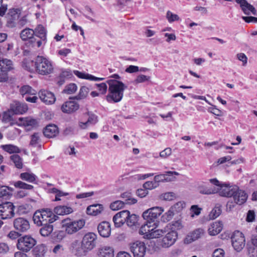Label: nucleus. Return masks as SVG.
<instances>
[{
    "mask_svg": "<svg viewBox=\"0 0 257 257\" xmlns=\"http://www.w3.org/2000/svg\"><path fill=\"white\" fill-rule=\"evenodd\" d=\"M97 230L100 236L103 237H108L110 235V224L108 222L103 221L97 226Z\"/></svg>",
    "mask_w": 257,
    "mask_h": 257,
    "instance_id": "obj_19",
    "label": "nucleus"
},
{
    "mask_svg": "<svg viewBox=\"0 0 257 257\" xmlns=\"http://www.w3.org/2000/svg\"><path fill=\"white\" fill-rule=\"evenodd\" d=\"M40 135V134L36 133L31 136V141L30 143V145L31 146L35 147L36 145L39 143Z\"/></svg>",
    "mask_w": 257,
    "mask_h": 257,
    "instance_id": "obj_55",
    "label": "nucleus"
},
{
    "mask_svg": "<svg viewBox=\"0 0 257 257\" xmlns=\"http://www.w3.org/2000/svg\"><path fill=\"white\" fill-rule=\"evenodd\" d=\"M175 213L170 208L169 210L164 214L161 217V220L164 222H166L172 219Z\"/></svg>",
    "mask_w": 257,
    "mask_h": 257,
    "instance_id": "obj_54",
    "label": "nucleus"
},
{
    "mask_svg": "<svg viewBox=\"0 0 257 257\" xmlns=\"http://www.w3.org/2000/svg\"><path fill=\"white\" fill-rule=\"evenodd\" d=\"M131 251L133 253L134 257H144L146 246L145 244L142 241H137L130 244Z\"/></svg>",
    "mask_w": 257,
    "mask_h": 257,
    "instance_id": "obj_12",
    "label": "nucleus"
},
{
    "mask_svg": "<svg viewBox=\"0 0 257 257\" xmlns=\"http://www.w3.org/2000/svg\"><path fill=\"white\" fill-rule=\"evenodd\" d=\"M20 178L29 183H35L37 176L33 173L30 172L22 173L20 174Z\"/></svg>",
    "mask_w": 257,
    "mask_h": 257,
    "instance_id": "obj_38",
    "label": "nucleus"
},
{
    "mask_svg": "<svg viewBox=\"0 0 257 257\" xmlns=\"http://www.w3.org/2000/svg\"><path fill=\"white\" fill-rule=\"evenodd\" d=\"M159 186L156 182L154 181H147L143 184V187L146 190H152Z\"/></svg>",
    "mask_w": 257,
    "mask_h": 257,
    "instance_id": "obj_57",
    "label": "nucleus"
},
{
    "mask_svg": "<svg viewBox=\"0 0 257 257\" xmlns=\"http://www.w3.org/2000/svg\"><path fill=\"white\" fill-rule=\"evenodd\" d=\"M103 210V206L101 204H95L88 206L86 209V212L89 215H97L100 214Z\"/></svg>",
    "mask_w": 257,
    "mask_h": 257,
    "instance_id": "obj_28",
    "label": "nucleus"
},
{
    "mask_svg": "<svg viewBox=\"0 0 257 257\" xmlns=\"http://www.w3.org/2000/svg\"><path fill=\"white\" fill-rule=\"evenodd\" d=\"M183 227V225L180 220L173 221L171 223H168L166 226L167 228V231L169 230L176 231V230L182 229Z\"/></svg>",
    "mask_w": 257,
    "mask_h": 257,
    "instance_id": "obj_34",
    "label": "nucleus"
},
{
    "mask_svg": "<svg viewBox=\"0 0 257 257\" xmlns=\"http://www.w3.org/2000/svg\"><path fill=\"white\" fill-rule=\"evenodd\" d=\"M199 192L203 194H212L217 193L218 190L215 187H209L203 184H199L198 187Z\"/></svg>",
    "mask_w": 257,
    "mask_h": 257,
    "instance_id": "obj_30",
    "label": "nucleus"
},
{
    "mask_svg": "<svg viewBox=\"0 0 257 257\" xmlns=\"http://www.w3.org/2000/svg\"><path fill=\"white\" fill-rule=\"evenodd\" d=\"M18 124L19 125H23L25 126L34 127L37 124V121L36 119L32 118L30 117H19V122Z\"/></svg>",
    "mask_w": 257,
    "mask_h": 257,
    "instance_id": "obj_25",
    "label": "nucleus"
},
{
    "mask_svg": "<svg viewBox=\"0 0 257 257\" xmlns=\"http://www.w3.org/2000/svg\"><path fill=\"white\" fill-rule=\"evenodd\" d=\"M14 227L20 232H25L30 228V223L27 219L23 217H18L13 221Z\"/></svg>",
    "mask_w": 257,
    "mask_h": 257,
    "instance_id": "obj_14",
    "label": "nucleus"
},
{
    "mask_svg": "<svg viewBox=\"0 0 257 257\" xmlns=\"http://www.w3.org/2000/svg\"><path fill=\"white\" fill-rule=\"evenodd\" d=\"M46 250V246L44 244L39 245L35 248V254L39 257H43Z\"/></svg>",
    "mask_w": 257,
    "mask_h": 257,
    "instance_id": "obj_52",
    "label": "nucleus"
},
{
    "mask_svg": "<svg viewBox=\"0 0 257 257\" xmlns=\"http://www.w3.org/2000/svg\"><path fill=\"white\" fill-rule=\"evenodd\" d=\"M36 240L30 235H26L18 238L17 247L23 252L30 251L36 244Z\"/></svg>",
    "mask_w": 257,
    "mask_h": 257,
    "instance_id": "obj_6",
    "label": "nucleus"
},
{
    "mask_svg": "<svg viewBox=\"0 0 257 257\" xmlns=\"http://www.w3.org/2000/svg\"><path fill=\"white\" fill-rule=\"evenodd\" d=\"M109 85L108 93L106 96V100L109 103H117L120 101L123 96L124 90L127 86L121 81L110 79L107 81Z\"/></svg>",
    "mask_w": 257,
    "mask_h": 257,
    "instance_id": "obj_2",
    "label": "nucleus"
},
{
    "mask_svg": "<svg viewBox=\"0 0 257 257\" xmlns=\"http://www.w3.org/2000/svg\"><path fill=\"white\" fill-rule=\"evenodd\" d=\"M42 40L38 38H36L35 36H32L29 40V46H31L33 47H40L42 45Z\"/></svg>",
    "mask_w": 257,
    "mask_h": 257,
    "instance_id": "obj_46",
    "label": "nucleus"
},
{
    "mask_svg": "<svg viewBox=\"0 0 257 257\" xmlns=\"http://www.w3.org/2000/svg\"><path fill=\"white\" fill-rule=\"evenodd\" d=\"M222 229V224L220 222H214L210 224L208 231L210 235H215L218 234Z\"/></svg>",
    "mask_w": 257,
    "mask_h": 257,
    "instance_id": "obj_27",
    "label": "nucleus"
},
{
    "mask_svg": "<svg viewBox=\"0 0 257 257\" xmlns=\"http://www.w3.org/2000/svg\"><path fill=\"white\" fill-rule=\"evenodd\" d=\"M89 92V89L86 86H82L79 91L78 95L75 97V98L77 100H80L85 98Z\"/></svg>",
    "mask_w": 257,
    "mask_h": 257,
    "instance_id": "obj_45",
    "label": "nucleus"
},
{
    "mask_svg": "<svg viewBox=\"0 0 257 257\" xmlns=\"http://www.w3.org/2000/svg\"><path fill=\"white\" fill-rule=\"evenodd\" d=\"M2 121L4 123H10L11 125L18 123V121L13 119V112L11 110H8L3 113Z\"/></svg>",
    "mask_w": 257,
    "mask_h": 257,
    "instance_id": "obj_32",
    "label": "nucleus"
},
{
    "mask_svg": "<svg viewBox=\"0 0 257 257\" xmlns=\"http://www.w3.org/2000/svg\"><path fill=\"white\" fill-rule=\"evenodd\" d=\"M138 222V217L136 215L129 214V216L127 217L126 223L128 226L132 227L135 226Z\"/></svg>",
    "mask_w": 257,
    "mask_h": 257,
    "instance_id": "obj_49",
    "label": "nucleus"
},
{
    "mask_svg": "<svg viewBox=\"0 0 257 257\" xmlns=\"http://www.w3.org/2000/svg\"><path fill=\"white\" fill-rule=\"evenodd\" d=\"M221 213V209L220 205H216L214 207V208L212 210V211L210 213V218L212 219H214L217 218L218 216H219Z\"/></svg>",
    "mask_w": 257,
    "mask_h": 257,
    "instance_id": "obj_48",
    "label": "nucleus"
},
{
    "mask_svg": "<svg viewBox=\"0 0 257 257\" xmlns=\"http://www.w3.org/2000/svg\"><path fill=\"white\" fill-rule=\"evenodd\" d=\"M175 197V194L173 192H167L161 195V198L170 201Z\"/></svg>",
    "mask_w": 257,
    "mask_h": 257,
    "instance_id": "obj_59",
    "label": "nucleus"
},
{
    "mask_svg": "<svg viewBox=\"0 0 257 257\" xmlns=\"http://www.w3.org/2000/svg\"><path fill=\"white\" fill-rule=\"evenodd\" d=\"M34 36L44 41L46 39V32L44 27L42 25H39L35 29Z\"/></svg>",
    "mask_w": 257,
    "mask_h": 257,
    "instance_id": "obj_35",
    "label": "nucleus"
},
{
    "mask_svg": "<svg viewBox=\"0 0 257 257\" xmlns=\"http://www.w3.org/2000/svg\"><path fill=\"white\" fill-rule=\"evenodd\" d=\"M173 175H179V174L175 171H167L164 174H159L154 177V181L159 185L160 182H170L173 180V178H171Z\"/></svg>",
    "mask_w": 257,
    "mask_h": 257,
    "instance_id": "obj_18",
    "label": "nucleus"
},
{
    "mask_svg": "<svg viewBox=\"0 0 257 257\" xmlns=\"http://www.w3.org/2000/svg\"><path fill=\"white\" fill-rule=\"evenodd\" d=\"M225 251L221 248L215 249L212 253V257H224Z\"/></svg>",
    "mask_w": 257,
    "mask_h": 257,
    "instance_id": "obj_60",
    "label": "nucleus"
},
{
    "mask_svg": "<svg viewBox=\"0 0 257 257\" xmlns=\"http://www.w3.org/2000/svg\"><path fill=\"white\" fill-rule=\"evenodd\" d=\"M151 79L150 76H146L143 74L138 75L134 81V84H137L141 83H143L146 81H150Z\"/></svg>",
    "mask_w": 257,
    "mask_h": 257,
    "instance_id": "obj_53",
    "label": "nucleus"
},
{
    "mask_svg": "<svg viewBox=\"0 0 257 257\" xmlns=\"http://www.w3.org/2000/svg\"><path fill=\"white\" fill-rule=\"evenodd\" d=\"M209 182L218 187L216 189L220 196L232 197L234 202L239 205H241L246 201L247 198L246 193L244 191L239 189L238 186L220 183L216 178L210 179Z\"/></svg>",
    "mask_w": 257,
    "mask_h": 257,
    "instance_id": "obj_1",
    "label": "nucleus"
},
{
    "mask_svg": "<svg viewBox=\"0 0 257 257\" xmlns=\"http://www.w3.org/2000/svg\"><path fill=\"white\" fill-rule=\"evenodd\" d=\"M97 235L93 232H88L85 234L82 240L84 249L87 252L93 249L96 246Z\"/></svg>",
    "mask_w": 257,
    "mask_h": 257,
    "instance_id": "obj_10",
    "label": "nucleus"
},
{
    "mask_svg": "<svg viewBox=\"0 0 257 257\" xmlns=\"http://www.w3.org/2000/svg\"><path fill=\"white\" fill-rule=\"evenodd\" d=\"M167 18L168 21L170 23L175 21H178L179 17L177 15L174 14L170 11H168L167 13Z\"/></svg>",
    "mask_w": 257,
    "mask_h": 257,
    "instance_id": "obj_61",
    "label": "nucleus"
},
{
    "mask_svg": "<svg viewBox=\"0 0 257 257\" xmlns=\"http://www.w3.org/2000/svg\"><path fill=\"white\" fill-rule=\"evenodd\" d=\"M1 148L5 151L10 154L18 153L20 152V150L17 146L12 144L2 145Z\"/></svg>",
    "mask_w": 257,
    "mask_h": 257,
    "instance_id": "obj_42",
    "label": "nucleus"
},
{
    "mask_svg": "<svg viewBox=\"0 0 257 257\" xmlns=\"http://www.w3.org/2000/svg\"><path fill=\"white\" fill-rule=\"evenodd\" d=\"M11 160L14 164L16 167L18 169L23 168V163L22 159L18 155H13L11 156Z\"/></svg>",
    "mask_w": 257,
    "mask_h": 257,
    "instance_id": "obj_44",
    "label": "nucleus"
},
{
    "mask_svg": "<svg viewBox=\"0 0 257 257\" xmlns=\"http://www.w3.org/2000/svg\"><path fill=\"white\" fill-rule=\"evenodd\" d=\"M75 75L80 78L89 79L93 81H100L104 79L103 78L96 77L89 74H86L79 72L77 70L74 71Z\"/></svg>",
    "mask_w": 257,
    "mask_h": 257,
    "instance_id": "obj_37",
    "label": "nucleus"
},
{
    "mask_svg": "<svg viewBox=\"0 0 257 257\" xmlns=\"http://www.w3.org/2000/svg\"><path fill=\"white\" fill-rule=\"evenodd\" d=\"M19 92L23 96L25 95H34L36 94V90L29 85H24L22 86L19 90Z\"/></svg>",
    "mask_w": 257,
    "mask_h": 257,
    "instance_id": "obj_41",
    "label": "nucleus"
},
{
    "mask_svg": "<svg viewBox=\"0 0 257 257\" xmlns=\"http://www.w3.org/2000/svg\"><path fill=\"white\" fill-rule=\"evenodd\" d=\"M39 96L42 102L46 104H52L56 100L54 94L50 91L41 90L39 92Z\"/></svg>",
    "mask_w": 257,
    "mask_h": 257,
    "instance_id": "obj_16",
    "label": "nucleus"
},
{
    "mask_svg": "<svg viewBox=\"0 0 257 257\" xmlns=\"http://www.w3.org/2000/svg\"><path fill=\"white\" fill-rule=\"evenodd\" d=\"M185 207V204L183 202H178L172 206L170 209L175 213L180 212Z\"/></svg>",
    "mask_w": 257,
    "mask_h": 257,
    "instance_id": "obj_56",
    "label": "nucleus"
},
{
    "mask_svg": "<svg viewBox=\"0 0 257 257\" xmlns=\"http://www.w3.org/2000/svg\"><path fill=\"white\" fill-rule=\"evenodd\" d=\"M88 115L89 116L88 120L85 122H80L79 123V126L82 128L84 129L91 124H94L98 121L97 117L95 114L88 113Z\"/></svg>",
    "mask_w": 257,
    "mask_h": 257,
    "instance_id": "obj_33",
    "label": "nucleus"
},
{
    "mask_svg": "<svg viewBox=\"0 0 257 257\" xmlns=\"http://www.w3.org/2000/svg\"><path fill=\"white\" fill-rule=\"evenodd\" d=\"M33 218L35 224L42 226L54 222L58 219V216L55 215L50 209H46L36 211Z\"/></svg>",
    "mask_w": 257,
    "mask_h": 257,
    "instance_id": "obj_3",
    "label": "nucleus"
},
{
    "mask_svg": "<svg viewBox=\"0 0 257 257\" xmlns=\"http://www.w3.org/2000/svg\"><path fill=\"white\" fill-rule=\"evenodd\" d=\"M69 75H71V74H70L69 72H63L57 81V83L58 84V85L61 86L65 82L64 77L69 76Z\"/></svg>",
    "mask_w": 257,
    "mask_h": 257,
    "instance_id": "obj_58",
    "label": "nucleus"
},
{
    "mask_svg": "<svg viewBox=\"0 0 257 257\" xmlns=\"http://www.w3.org/2000/svg\"><path fill=\"white\" fill-rule=\"evenodd\" d=\"M166 233L161 242V245L163 248H168L173 245L178 237L177 231L169 230Z\"/></svg>",
    "mask_w": 257,
    "mask_h": 257,
    "instance_id": "obj_13",
    "label": "nucleus"
},
{
    "mask_svg": "<svg viewBox=\"0 0 257 257\" xmlns=\"http://www.w3.org/2000/svg\"><path fill=\"white\" fill-rule=\"evenodd\" d=\"M62 228L69 234H72L80 230L85 225L83 219L73 220L66 218L61 221Z\"/></svg>",
    "mask_w": 257,
    "mask_h": 257,
    "instance_id": "obj_5",
    "label": "nucleus"
},
{
    "mask_svg": "<svg viewBox=\"0 0 257 257\" xmlns=\"http://www.w3.org/2000/svg\"><path fill=\"white\" fill-rule=\"evenodd\" d=\"M204 233L203 229L198 228L188 234L185 238L184 241L186 243H190L200 238Z\"/></svg>",
    "mask_w": 257,
    "mask_h": 257,
    "instance_id": "obj_22",
    "label": "nucleus"
},
{
    "mask_svg": "<svg viewBox=\"0 0 257 257\" xmlns=\"http://www.w3.org/2000/svg\"><path fill=\"white\" fill-rule=\"evenodd\" d=\"M232 245L237 251H241L245 246V238L243 234L238 231H235L231 236Z\"/></svg>",
    "mask_w": 257,
    "mask_h": 257,
    "instance_id": "obj_7",
    "label": "nucleus"
},
{
    "mask_svg": "<svg viewBox=\"0 0 257 257\" xmlns=\"http://www.w3.org/2000/svg\"><path fill=\"white\" fill-rule=\"evenodd\" d=\"M156 228L153 227L151 233L147 235V239L155 238L160 237L167 232V228L166 227L162 229H155Z\"/></svg>",
    "mask_w": 257,
    "mask_h": 257,
    "instance_id": "obj_29",
    "label": "nucleus"
},
{
    "mask_svg": "<svg viewBox=\"0 0 257 257\" xmlns=\"http://www.w3.org/2000/svg\"><path fill=\"white\" fill-rule=\"evenodd\" d=\"M99 257H114L113 249L112 248L105 246L99 250Z\"/></svg>",
    "mask_w": 257,
    "mask_h": 257,
    "instance_id": "obj_36",
    "label": "nucleus"
},
{
    "mask_svg": "<svg viewBox=\"0 0 257 257\" xmlns=\"http://www.w3.org/2000/svg\"><path fill=\"white\" fill-rule=\"evenodd\" d=\"M121 197L124 199L123 201L125 204H134L137 202V199L133 197L131 193L128 192L122 193Z\"/></svg>",
    "mask_w": 257,
    "mask_h": 257,
    "instance_id": "obj_39",
    "label": "nucleus"
},
{
    "mask_svg": "<svg viewBox=\"0 0 257 257\" xmlns=\"http://www.w3.org/2000/svg\"><path fill=\"white\" fill-rule=\"evenodd\" d=\"M151 222L147 221V223L142 225L139 230V233L144 235L145 238H147L146 236L148 234L151 233L153 227L156 228L158 226L159 222H154L153 224Z\"/></svg>",
    "mask_w": 257,
    "mask_h": 257,
    "instance_id": "obj_23",
    "label": "nucleus"
},
{
    "mask_svg": "<svg viewBox=\"0 0 257 257\" xmlns=\"http://www.w3.org/2000/svg\"><path fill=\"white\" fill-rule=\"evenodd\" d=\"M73 212L72 208L71 207L60 205L56 206L54 209V212L59 215H64L69 214Z\"/></svg>",
    "mask_w": 257,
    "mask_h": 257,
    "instance_id": "obj_26",
    "label": "nucleus"
},
{
    "mask_svg": "<svg viewBox=\"0 0 257 257\" xmlns=\"http://www.w3.org/2000/svg\"><path fill=\"white\" fill-rule=\"evenodd\" d=\"M14 206L10 202L0 204V218L6 219L14 216Z\"/></svg>",
    "mask_w": 257,
    "mask_h": 257,
    "instance_id": "obj_11",
    "label": "nucleus"
},
{
    "mask_svg": "<svg viewBox=\"0 0 257 257\" xmlns=\"http://www.w3.org/2000/svg\"><path fill=\"white\" fill-rule=\"evenodd\" d=\"M70 249L73 253L78 256L85 255L87 252L82 243L80 244L78 240H75L71 243Z\"/></svg>",
    "mask_w": 257,
    "mask_h": 257,
    "instance_id": "obj_17",
    "label": "nucleus"
},
{
    "mask_svg": "<svg viewBox=\"0 0 257 257\" xmlns=\"http://www.w3.org/2000/svg\"><path fill=\"white\" fill-rule=\"evenodd\" d=\"M12 69V62L7 59L0 60V82L8 80V72Z\"/></svg>",
    "mask_w": 257,
    "mask_h": 257,
    "instance_id": "obj_9",
    "label": "nucleus"
},
{
    "mask_svg": "<svg viewBox=\"0 0 257 257\" xmlns=\"http://www.w3.org/2000/svg\"><path fill=\"white\" fill-rule=\"evenodd\" d=\"M96 85L101 94H104L106 92L107 87L105 83L96 84Z\"/></svg>",
    "mask_w": 257,
    "mask_h": 257,
    "instance_id": "obj_63",
    "label": "nucleus"
},
{
    "mask_svg": "<svg viewBox=\"0 0 257 257\" xmlns=\"http://www.w3.org/2000/svg\"><path fill=\"white\" fill-rule=\"evenodd\" d=\"M79 105L74 101L65 102L61 106V110L64 113H70L77 110Z\"/></svg>",
    "mask_w": 257,
    "mask_h": 257,
    "instance_id": "obj_21",
    "label": "nucleus"
},
{
    "mask_svg": "<svg viewBox=\"0 0 257 257\" xmlns=\"http://www.w3.org/2000/svg\"><path fill=\"white\" fill-rule=\"evenodd\" d=\"M59 131L57 126L54 124L47 125L43 131L45 136L47 138H53L58 134Z\"/></svg>",
    "mask_w": 257,
    "mask_h": 257,
    "instance_id": "obj_24",
    "label": "nucleus"
},
{
    "mask_svg": "<svg viewBox=\"0 0 257 257\" xmlns=\"http://www.w3.org/2000/svg\"><path fill=\"white\" fill-rule=\"evenodd\" d=\"M77 87L75 83H70L65 86L63 92L66 94H73L77 90Z\"/></svg>",
    "mask_w": 257,
    "mask_h": 257,
    "instance_id": "obj_47",
    "label": "nucleus"
},
{
    "mask_svg": "<svg viewBox=\"0 0 257 257\" xmlns=\"http://www.w3.org/2000/svg\"><path fill=\"white\" fill-rule=\"evenodd\" d=\"M235 2L240 5L243 13L247 15H249L250 13L253 15H256V10L253 6L251 5L246 0H235Z\"/></svg>",
    "mask_w": 257,
    "mask_h": 257,
    "instance_id": "obj_20",
    "label": "nucleus"
},
{
    "mask_svg": "<svg viewBox=\"0 0 257 257\" xmlns=\"http://www.w3.org/2000/svg\"><path fill=\"white\" fill-rule=\"evenodd\" d=\"M36 71L42 75H47L53 72L54 68L52 62L47 58L38 56L35 59Z\"/></svg>",
    "mask_w": 257,
    "mask_h": 257,
    "instance_id": "obj_4",
    "label": "nucleus"
},
{
    "mask_svg": "<svg viewBox=\"0 0 257 257\" xmlns=\"http://www.w3.org/2000/svg\"><path fill=\"white\" fill-rule=\"evenodd\" d=\"M130 211L123 210L117 213L113 217V221L116 227L121 226L126 222L127 217L129 216Z\"/></svg>",
    "mask_w": 257,
    "mask_h": 257,
    "instance_id": "obj_15",
    "label": "nucleus"
},
{
    "mask_svg": "<svg viewBox=\"0 0 257 257\" xmlns=\"http://www.w3.org/2000/svg\"><path fill=\"white\" fill-rule=\"evenodd\" d=\"M172 153V150L170 148H166L160 153V156L163 158H166Z\"/></svg>",
    "mask_w": 257,
    "mask_h": 257,
    "instance_id": "obj_64",
    "label": "nucleus"
},
{
    "mask_svg": "<svg viewBox=\"0 0 257 257\" xmlns=\"http://www.w3.org/2000/svg\"><path fill=\"white\" fill-rule=\"evenodd\" d=\"M124 203L122 201L117 200L112 202L110 205V208L112 210H118L123 207Z\"/></svg>",
    "mask_w": 257,
    "mask_h": 257,
    "instance_id": "obj_51",
    "label": "nucleus"
},
{
    "mask_svg": "<svg viewBox=\"0 0 257 257\" xmlns=\"http://www.w3.org/2000/svg\"><path fill=\"white\" fill-rule=\"evenodd\" d=\"M164 209L162 207H154L146 210L143 213V218L147 221L154 223L155 220L163 212Z\"/></svg>",
    "mask_w": 257,
    "mask_h": 257,
    "instance_id": "obj_8",
    "label": "nucleus"
},
{
    "mask_svg": "<svg viewBox=\"0 0 257 257\" xmlns=\"http://www.w3.org/2000/svg\"><path fill=\"white\" fill-rule=\"evenodd\" d=\"M20 11L18 9H10L9 15L11 16V18L19 19Z\"/></svg>",
    "mask_w": 257,
    "mask_h": 257,
    "instance_id": "obj_62",
    "label": "nucleus"
},
{
    "mask_svg": "<svg viewBox=\"0 0 257 257\" xmlns=\"http://www.w3.org/2000/svg\"><path fill=\"white\" fill-rule=\"evenodd\" d=\"M14 185L16 188L24 189L27 190H32L33 189V186L31 185L26 184L21 181H18L14 182Z\"/></svg>",
    "mask_w": 257,
    "mask_h": 257,
    "instance_id": "obj_50",
    "label": "nucleus"
},
{
    "mask_svg": "<svg viewBox=\"0 0 257 257\" xmlns=\"http://www.w3.org/2000/svg\"><path fill=\"white\" fill-rule=\"evenodd\" d=\"M11 109L15 113L23 114L27 111L28 107L25 104L16 102L11 107Z\"/></svg>",
    "mask_w": 257,
    "mask_h": 257,
    "instance_id": "obj_31",
    "label": "nucleus"
},
{
    "mask_svg": "<svg viewBox=\"0 0 257 257\" xmlns=\"http://www.w3.org/2000/svg\"><path fill=\"white\" fill-rule=\"evenodd\" d=\"M43 226L40 230V232L42 236H47L52 232L53 226L52 225L48 223Z\"/></svg>",
    "mask_w": 257,
    "mask_h": 257,
    "instance_id": "obj_43",
    "label": "nucleus"
},
{
    "mask_svg": "<svg viewBox=\"0 0 257 257\" xmlns=\"http://www.w3.org/2000/svg\"><path fill=\"white\" fill-rule=\"evenodd\" d=\"M34 31L32 29H25L21 31L20 37L23 41L29 40L32 36H34Z\"/></svg>",
    "mask_w": 257,
    "mask_h": 257,
    "instance_id": "obj_40",
    "label": "nucleus"
}]
</instances>
